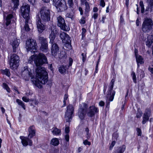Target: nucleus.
<instances>
[{"label":"nucleus","mask_w":153,"mask_h":153,"mask_svg":"<svg viewBox=\"0 0 153 153\" xmlns=\"http://www.w3.org/2000/svg\"><path fill=\"white\" fill-rule=\"evenodd\" d=\"M69 127H67L65 128V132L66 134H68L69 132Z\"/></svg>","instance_id":"46"},{"label":"nucleus","mask_w":153,"mask_h":153,"mask_svg":"<svg viewBox=\"0 0 153 153\" xmlns=\"http://www.w3.org/2000/svg\"><path fill=\"white\" fill-rule=\"evenodd\" d=\"M73 63V60L71 58H70L69 59V65L68 66V67H69L70 66H71L72 65Z\"/></svg>","instance_id":"49"},{"label":"nucleus","mask_w":153,"mask_h":153,"mask_svg":"<svg viewBox=\"0 0 153 153\" xmlns=\"http://www.w3.org/2000/svg\"><path fill=\"white\" fill-rule=\"evenodd\" d=\"M134 53L135 54V56H138L137 55V53H138V50L136 49H134Z\"/></svg>","instance_id":"59"},{"label":"nucleus","mask_w":153,"mask_h":153,"mask_svg":"<svg viewBox=\"0 0 153 153\" xmlns=\"http://www.w3.org/2000/svg\"><path fill=\"white\" fill-rule=\"evenodd\" d=\"M100 5L102 7H104L105 5V3L104 0H101L100 1Z\"/></svg>","instance_id":"41"},{"label":"nucleus","mask_w":153,"mask_h":153,"mask_svg":"<svg viewBox=\"0 0 153 153\" xmlns=\"http://www.w3.org/2000/svg\"><path fill=\"white\" fill-rule=\"evenodd\" d=\"M68 95L67 94H65L64 95V100H65L68 101Z\"/></svg>","instance_id":"51"},{"label":"nucleus","mask_w":153,"mask_h":153,"mask_svg":"<svg viewBox=\"0 0 153 153\" xmlns=\"http://www.w3.org/2000/svg\"><path fill=\"white\" fill-rule=\"evenodd\" d=\"M52 132L53 135H59L61 134V130L56 127L53 128Z\"/></svg>","instance_id":"21"},{"label":"nucleus","mask_w":153,"mask_h":153,"mask_svg":"<svg viewBox=\"0 0 153 153\" xmlns=\"http://www.w3.org/2000/svg\"><path fill=\"white\" fill-rule=\"evenodd\" d=\"M140 22L138 19H137L136 21V25L137 26H138L140 25Z\"/></svg>","instance_id":"56"},{"label":"nucleus","mask_w":153,"mask_h":153,"mask_svg":"<svg viewBox=\"0 0 153 153\" xmlns=\"http://www.w3.org/2000/svg\"><path fill=\"white\" fill-rule=\"evenodd\" d=\"M124 22V19L122 15L120 17V22L123 23Z\"/></svg>","instance_id":"57"},{"label":"nucleus","mask_w":153,"mask_h":153,"mask_svg":"<svg viewBox=\"0 0 153 153\" xmlns=\"http://www.w3.org/2000/svg\"><path fill=\"white\" fill-rule=\"evenodd\" d=\"M83 143H91L88 141L87 140H86L83 141Z\"/></svg>","instance_id":"62"},{"label":"nucleus","mask_w":153,"mask_h":153,"mask_svg":"<svg viewBox=\"0 0 153 153\" xmlns=\"http://www.w3.org/2000/svg\"><path fill=\"white\" fill-rule=\"evenodd\" d=\"M142 112L140 110L138 109L136 114V117L137 118H140L142 116Z\"/></svg>","instance_id":"35"},{"label":"nucleus","mask_w":153,"mask_h":153,"mask_svg":"<svg viewBox=\"0 0 153 153\" xmlns=\"http://www.w3.org/2000/svg\"><path fill=\"white\" fill-rule=\"evenodd\" d=\"M30 11V6L27 4H23L21 8V13L24 19L30 18L29 16Z\"/></svg>","instance_id":"9"},{"label":"nucleus","mask_w":153,"mask_h":153,"mask_svg":"<svg viewBox=\"0 0 153 153\" xmlns=\"http://www.w3.org/2000/svg\"><path fill=\"white\" fill-rule=\"evenodd\" d=\"M67 68L66 66L61 65L59 68V71L61 74H63L65 72Z\"/></svg>","instance_id":"23"},{"label":"nucleus","mask_w":153,"mask_h":153,"mask_svg":"<svg viewBox=\"0 0 153 153\" xmlns=\"http://www.w3.org/2000/svg\"><path fill=\"white\" fill-rule=\"evenodd\" d=\"M126 149L125 146L124 145L122 147H119L116 151L115 153H123Z\"/></svg>","instance_id":"24"},{"label":"nucleus","mask_w":153,"mask_h":153,"mask_svg":"<svg viewBox=\"0 0 153 153\" xmlns=\"http://www.w3.org/2000/svg\"><path fill=\"white\" fill-rule=\"evenodd\" d=\"M82 61L84 62L86 60V53H82Z\"/></svg>","instance_id":"40"},{"label":"nucleus","mask_w":153,"mask_h":153,"mask_svg":"<svg viewBox=\"0 0 153 153\" xmlns=\"http://www.w3.org/2000/svg\"><path fill=\"white\" fill-rule=\"evenodd\" d=\"M81 3L82 5L85 4L86 3H88L86 0H81Z\"/></svg>","instance_id":"52"},{"label":"nucleus","mask_w":153,"mask_h":153,"mask_svg":"<svg viewBox=\"0 0 153 153\" xmlns=\"http://www.w3.org/2000/svg\"><path fill=\"white\" fill-rule=\"evenodd\" d=\"M145 74L143 71H141V74H140V77L141 78H143L144 77Z\"/></svg>","instance_id":"47"},{"label":"nucleus","mask_w":153,"mask_h":153,"mask_svg":"<svg viewBox=\"0 0 153 153\" xmlns=\"http://www.w3.org/2000/svg\"><path fill=\"white\" fill-rule=\"evenodd\" d=\"M49 67L51 71L53 72V68L52 66V64H51L50 65Z\"/></svg>","instance_id":"63"},{"label":"nucleus","mask_w":153,"mask_h":153,"mask_svg":"<svg viewBox=\"0 0 153 153\" xmlns=\"http://www.w3.org/2000/svg\"><path fill=\"white\" fill-rule=\"evenodd\" d=\"M31 4L34 5L35 4L36 0H28Z\"/></svg>","instance_id":"48"},{"label":"nucleus","mask_w":153,"mask_h":153,"mask_svg":"<svg viewBox=\"0 0 153 153\" xmlns=\"http://www.w3.org/2000/svg\"><path fill=\"white\" fill-rule=\"evenodd\" d=\"M26 48L28 51L37 50L36 41L33 39H28L26 42Z\"/></svg>","instance_id":"10"},{"label":"nucleus","mask_w":153,"mask_h":153,"mask_svg":"<svg viewBox=\"0 0 153 153\" xmlns=\"http://www.w3.org/2000/svg\"><path fill=\"white\" fill-rule=\"evenodd\" d=\"M39 40L41 42V46L40 47V50L43 51H46L48 48L47 41L46 39L42 37H39Z\"/></svg>","instance_id":"16"},{"label":"nucleus","mask_w":153,"mask_h":153,"mask_svg":"<svg viewBox=\"0 0 153 153\" xmlns=\"http://www.w3.org/2000/svg\"><path fill=\"white\" fill-rule=\"evenodd\" d=\"M98 64H96V68H95V72L96 73H97V72H98Z\"/></svg>","instance_id":"60"},{"label":"nucleus","mask_w":153,"mask_h":153,"mask_svg":"<svg viewBox=\"0 0 153 153\" xmlns=\"http://www.w3.org/2000/svg\"><path fill=\"white\" fill-rule=\"evenodd\" d=\"M98 11V8L96 7H94L93 9V11L94 12H96Z\"/></svg>","instance_id":"58"},{"label":"nucleus","mask_w":153,"mask_h":153,"mask_svg":"<svg viewBox=\"0 0 153 153\" xmlns=\"http://www.w3.org/2000/svg\"><path fill=\"white\" fill-rule=\"evenodd\" d=\"M99 112L98 108L94 106L90 107L87 111V115L90 117H94L95 114Z\"/></svg>","instance_id":"14"},{"label":"nucleus","mask_w":153,"mask_h":153,"mask_svg":"<svg viewBox=\"0 0 153 153\" xmlns=\"http://www.w3.org/2000/svg\"><path fill=\"white\" fill-rule=\"evenodd\" d=\"M149 71L152 73L153 74V68H149Z\"/></svg>","instance_id":"61"},{"label":"nucleus","mask_w":153,"mask_h":153,"mask_svg":"<svg viewBox=\"0 0 153 153\" xmlns=\"http://www.w3.org/2000/svg\"><path fill=\"white\" fill-rule=\"evenodd\" d=\"M12 17L13 15L12 14H9L7 16L6 19V25L7 26L10 24Z\"/></svg>","instance_id":"22"},{"label":"nucleus","mask_w":153,"mask_h":153,"mask_svg":"<svg viewBox=\"0 0 153 153\" xmlns=\"http://www.w3.org/2000/svg\"><path fill=\"white\" fill-rule=\"evenodd\" d=\"M69 135L68 134H66L65 136V140L67 142L69 140Z\"/></svg>","instance_id":"45"},{"label":"nucleus","mask_w":153,"mask_h":153,"mask_svg":"<svg viewBox=\"0 0 153 153\" xmlns=\"http://www.w3.org/2000/svg\"><path fill=\"white\" fill-rule=\"evenodd\" d=\"M82 148L81 147H79L78 148V151L79 152H80L82 150Z\"/></svg>","instance_id":"64"},{"label":"nucleus","mask_w":153,"mask_h":153,"mask_svg":"<svg viewBox=\"0 0 153 153\" xmlns=\"http://www.w3.org/2000/svg\"><path fill=\"white\" fill-rule=\"evenodd\" d=\"M87 108V105L86 103H83L82 106L79 108L78 114L81 119L82 120L84 118Z\"/></svg>","instance_id":"13"},{"label":"nucleus","mask_w":153,"mask_h":153,"mask_svg":"<svg viewBox=\"0 0 153 153\" xmlns=\"http://www.w3.org/2000/svg\"><path fill=\"white\" fill-rule=\"evenodd\" d=\"M53 4L60 11H64L68 8L65 0H53Z\"/></svg>","instance_id":"7"},{"label":"nucleus","mask_w":153,"mask_h":153,"mask_svg":"<svg viewBox=\"0 0 153 153\" xmlns=\"http://www.w3.org/2000/svg\"><path fill=\"white\" fill-rule=\"evenodd\" d=\"M22 100L25 102H28L29 101V99L27 98L26 97H22Z\"/></svg>","instance_id":"43"},{"label":"nucleus","mask_w":153,"mask_h":153,"mask_svg":"<svg viewBox=\"0 0 153 153\" xmlns=\"http://www.w3.org/2000/svg\"><path fill=\"white\" fill-rule=\"evenodd\" d=\"M50 43L51 44V53L53 56L56 55L59 51V47L58 45L55 43L54 41L55 38V34L54 31L52 32L50 35Z\"/></svg>","instance_id":"5"},{"label":"nucleus","mask_w":153,"mask_h":153,"mask_svg":"<svg viewBox=\"0 0 153 153\" xmlns=\"http://www.w3.org/2000/svg\"><path fill=\"white\" fill-rule=\"evenodd\" d=\"M34 60V63L36 66L38 67L36 70V77H32V74L30 72L27 66L24 67V70L22 73L24 74L27 73L28 76L31 77V79L33 83L36 85L40 82L42 84L47 83L48 82V76L47 72L44 68L41 67V66L47 61V58L44 54L42 53H39L36 58L34 55L31 56L29 58L28 62L32 63Z\"/></svg>","instance_id":"1"},{"label":"nucleus","mask_w":153,"mask_h":153,"mask_svg":"<svg viewBox=\"0 0 153 153\" xmlns=\"http://www.w3.org/2000/svg\"><path fill=\"white\" fill-rule=\"evenodd\" d=\"M40 12L42 22H41L40 18H38L36 20L37 27L39 32L42 33L45 29V22L48 21V9L47 7H43Z\"/></svg>","instance_id":"3"},{"label":"nucleus","mask_w":153,"mask_h":153,"mask_svg":"<svg viewBox=\"0 0 153 153\" xmlns=\"http://www.w3.org/2000/svg\"><path fill=\"white\" fill-rule=\"evenodd\" d=\"M79 10L80 12V14L81 15H82L83 14V10L82 8L81 7H79Z\"/></svg>","instance_id":"54"},{"label":"nucleus","mask_w":153,"mask_h":153,"mask_svg":"<svg viewBox=\"0 0 153 153\" xmlns=\"http://www.w3.org/2000/svg\"><path fill=\"white\" fill-rule=\"evenodd\" d=\"M19 56L16 54H13L10 57L9 64L11 69L16 68L19 65Z\"/></svg>","instance_id":"8"},{"label":"nucleus","mask_w":153,"mask_h":153,"mask_svg":"<svg viewBox=\"0 0 153 153\" xmlns=\"http://www.w3.org/2000/svg\"><path fill=\"white\" fill-rule=\"evenodd\" d=\"M85 14L86 16H88V13L90 11V6L89 4L88 3H86V4H85Z\"/></svg>","instance_id":"26"},{"label":"nucleus","mask_w":153,"mask_h":153,"mask_svg":"<svg viewBox=\"0 0 153 153\" xmlns=\"http://www.w3.org/2000/svg\"><path fill=\"white\" fill-rule=\"evenodd\" d=\"M60 37L63 43L70 45V38L67 34L64 32H61L60 34Z\"/></svg>","instance_id":"15"},{"label":"nucleus","mask_w":153,"mask_h":153,"mask_svg":"<svg viewBox=\"0 0 153 153\" xmlns=\"http://www.w3.org/2000/svg\"><path fill=\"white\" fill-rule=\"evenodd\" d=\"M118 137V134L117 133L115 132L113 134L112 142L111 143H115L116 142L115 140H117V138Z\"/></svg>","instance_id":"29"},{"label":"nucleus","mask_w":153,"mask_h":153,"mask_svg":"<svg viewBox=\"0 0 153 153\" xmlns=\"http://www.w3.org/2000/svg\"><path fill=\"white\" fill-rule=\"evenodd\" d=\"M28 130L29 132V134L28 136V138L23 136H21L20 137L22 143H33L31 140L29 138H32L35 136L36 132L34 126H30Z\"/></svg>","instance_id":"4"},{"label":"nucleus","mask_w":153,"mask_h":153,"mask_svg":"<svg viewBox=\"0 0 153 153\" xmlns=\"http://www.w3.org/2000/svg\"><path fill=\"white\" fill-rule=\"evenodd\" d=\"M142 30L144 33H148L151 30V35L147 37L146 45L149 47L153 42V21L150 18H146L143 23Z\"/></svg>","instance_id":"2"},{"label":"nucleus","mask_w":153,"mask_h":153,"mask_svg":"<svg viewBox=\"0 0 153 153\" xmlns=\"http://www.w3.org/2000/svg\"><path fill=\"white\" fill-rule=\"evenodd\" d=\"M10 44L12 45L13 48V52H16L18 49L19 43L17 39H14L10 41Z\"/></svg>","instance_id":"18"},{"label":"nucleus","mask_w":153,"mask_h":153,"mask_svg":"<svg viewBox=\"0 0 153 153\" xmlns=\"http://www.w3.org/2000/svg\"><path fill=\"white\" fill-rule=\"evenodd\" d=\"M136 58L137 63V67L138 68L140 66L139 64H141L143 63V59L142 56L140 55L136 56Z\"/></svg>","instance_id":"20"},{"label":"nucleus","mask_w":153,"mask_h":153,"mask_svg":"<svg viewBox=\"0 0 153 153\" xmlns=\"http://www.w3.org/2000/svg\"><path fill=\"white\" fill-rule=\"evenodd\" d=\"M85 18L84 17H82L81 19H80L79 22L81 24H84L85 23Z\"/></svg>","instance_id":"38"},{"label":"nucleus","mask_w":153,"mask_h":153,"mask_svg":"<svg viewBox=\"0 0 153 153\" xmlns=\"http://www.w3.org/2000/svg\"><path fill=\"white\" fill-rule=\"evenodd\" d=\"M82 34H85L86 31V30L85 28H82Z\"/></svg>","instance_id":"55"},{"label":"nucleus","mask_w":153,"mask_h":153,"mask_svg":"<svg viewBox=\"0 0 153 153\" xmlns=\"http://www.w3.org/2000/svg\"><path fill=\"white\" fill-rule=\"evenodd\" d=\"M3 88L5 89L8 92L10 93V88L7 84L5 83H3Z\"/></svg>","instance_id":"34"},{"label":"nucleus","mask_w":153,"mask_h":153,"mask_svg":"<svg viewBox=\"0 0 153 153\" xmlns=\"http://www.w3.org/2000/svg\"><path fill=\"white\" fill-rule=\"evenodd\" d=\"M151 110L149 109H146L145 111L143 117L142 123L143 124H145L149 119L150 116Z\"/></svg>","instance_id":"17"},{"label":"nucleus","mask_w":153,"mask_h":153,"mask_svg":"<svg viewBox=\"0 0 153 153\" xmlns=\"http://www.w3.org/2000/svg\"><path fill=\"white\" fill-rule=\"evenodd\" d=\"M59 143L58 139L57 138H54L52 139L51 143Z\"/></svg>","instance_id":"36"},{"label":"nucleus","mask_w":153,"mask_h":153,"mask_svg":"<svg viewBox=\"0 0 153 153\" xmlns=\"http://www.w3.org/2000/svg\"><path fill=\"white\" fill-rule=\"evenodd\" d=\"M2 73L4 74H5L7 76H9L10 75V73L9 70L7 69L4 70H2Z\"/></svg>","instance_id":"30"},{"label":"nucleus","mask_w":153,"mask_h":153,"mask_svg":"<svg viewBox=\"0 0 153 153\" xmlns=\"http://www.w3.org/2000/svg\"><path fill=\"white\" fill-rule=\"evenodd\" d=\"M137 134L138 136H141V131L140 129L137 128Z\"/></svg>","instance_id":"42"},{"label":"nucleus","mask_w":153,"mask_h":153,"mask_svg":"<svg viewBox=\"0 0 153 153\" xmlns=\"http://www.w3.org/2000/svg\"><path fill=\"white\" fill-rule=\"evenodd\" d=\"M16 102L18 104L21 106L24 110L25 109V106L24 103L21 100L17 99Z\"/></svg>","instance_id":"28"},{"label":"nucleus","mask_w":153,"mask_h":153,"mask_svg":"<svg viewBox=\"0 0 153 153\" xmlns=\"http://www.w3.org/2000/svg\"><path fill=\"white\" fill-rule=\"evenodd\" d=\"M131 76L132 77V78L133 79L134 82L135 83H137V80H136V76L135 73L134 71H133L132 72L131 74Z\"/></svg>","instance_id":"32"},{"label":"nucleus","mask_w":153,"mask_h":153,"mask_svg":"<svg viewBox=\"0 0 153 153\" xmlns=\"http://www.w3.org/2000/svg\"><path fill=\"white\" fill-rule=\"evenodd\" d=\"M68 3L69 6L70 7H72V6L73 5V0H68Z\"/></svg>","instance_id":"39"},{"label":"nucleus","mask_w":153,"mask_h":153,"mask_svg":"<svg viewBox=\"0 0 153 153\" xmlns=\"http://www.w3.org/2000/svg\"><path fill=\"white\" fill-rule=\"evenodd\" d=\"M148 3V6L146 7V11H151L153 10V0H147Z\"/></svg>","instance_id":"19"},{"label":"nucleus","mask_w":153,"mask_h":153,"mask_svg":"<svg viewBox=\"0 0 153 153\" xmlns=\"http://www.w3.org/2000/svg\"><path fill=\"white\" fill-rule=\"evenodd\" d=\"M98 14L97 13H94L92 16V18H93L94 19H97L98 16Z\"/></svg>","instance_id":"44"},{"label":"nucleus","mask_w":153,"mask_h":153,"mask_svg":"<svg viewBox=\"0 0 153 153\" xmlns=\"http://www.w3.org/2000/svg\"><path fill=\"white\" fill-rule=\"evenodd\" d=\"M11 1L13 4V8L16 10L18 8L19 5V0H11Z\"/></svg>","instance_id":"27"},{"label":"nucleus","mask_w":153,"mask_h":153,"mask_svg":"<svg viewBox=\"0 0 153 153\" xmlns=\"http://www.w3.org/2000/svg\"><path fill=\"white\" fill-rule=\"evenodd\" d=\"M99 105L101 106H104L105 105V102L103 101H101L100 102Z\"/></svg>","instance_id":"50"},{"label":"nucleus","mask_w":153,"mask_h":153,"mask_svg":"<svg viewBox=\"0 0 153 153\" xmlns=\"http://www.w3.org/2000/svg\"><path fill=\"white\" fill-rule=\"evenodd\" d=\"M140 5L141 7V12L142 13H143L144 12L145 9L144 8V5L142 1H140Z\"/></svg>","instance_id":"33"},{"label":"nucleus","mask_w":153,"mask_h":153,"mask_svg":"<svg viewBox=\"0 0 153 153\" xmlns=\"http://www.w3.org/2000/svg\"><path fill=\"white\" fill-rule=\"evenodd\" d=\"M66 57V53L65 52L62 51L60 53V56H59L60 58L62 59H65Z\"/></svg>","instance_id":"31"},{"label":"nucleus","mask_w":153,"mask_h":153,"mask_svg":"<svg viewBox=\"0 0 153 153\" xmlns=\"http://www.w3.org/2000/svg\"><path fill=\"white\" fill-rule=\"evenodd\" d=\"M66 17L69 18H72V15H71L70 14V13H67L66 14Z\"/></svg>","instance_id":"53"},{"label":"nucleus","mask_w":153,"mask_h":153,"mask_svg":"<svg viewBox=\"0 0 153 153\" xmlns=\"http://www.w3.org/2000/svg\"><path fill=\"white\" fill-rule=\"evenodd\" d=\"M114 81V79H112L108 87V93L106 95V102L107 105L109 104V101H112L113 100L115 94V91H113L112 92H111V91L113 89Z\"/></svg>","instance_id":"6"},{"label":"nucleus","mask_w":153,"mask_h":153,"mask_svg":"<svg viewBox=\"0 0 153 153\" xmlns=\"http://www.w3.org/2000/svg\"><path fill=\"white\" fill-rule=\"evenodd\" d=\"M85 131L86 132V137L87 138L90 137V134L89 133V129L88 128H85Z\"/></svg>","instance_id":"37"},{"label":"nucleus","mask_w":153,"mask_h":153,"mask_svg":"<svg viewBox=\"0 0 153 153\" xmlns=\"http://www.w3.org/2000/svg\"><path fill=\"white\" fill-rule=\"evenodd\" d=\"M25 24L24 26L25 30L27 31H29L30 30V28L29 27L28 25V20L30 18L25 19Z\"/></svg>","instance_id":"25"},{"label":"nucleus","mask_w":153,"mask_h":153,"mask_svg":"<svg viewBox=\"0 0 153 153\" xmlns=\"http://www.w3.org/2000/svg\"><path fill=\"white\" fill-rule=\"evenodd\" d=\"M57 25L60 27L61 29L64 31H67L70 30V28L66 25L65 20L60 16L57 18Z\"/></svg>","instance_id":"11"},{"label":"nucleus","mask_w":153,"mask_h":153,"mask_svg":"<svg viewBox=\"0 0 153 153\" xmlns=\"http://www.w3.org/2000/svg\"><path fill=\"white\" fill-rule=\"evenodd\" d=\"M67 110L65 112V117L67 122H69L72 118V115L73 113L74 108L72 105H69L67 107Z\"/></svg>","instance_id":"12"}]
</instances>
